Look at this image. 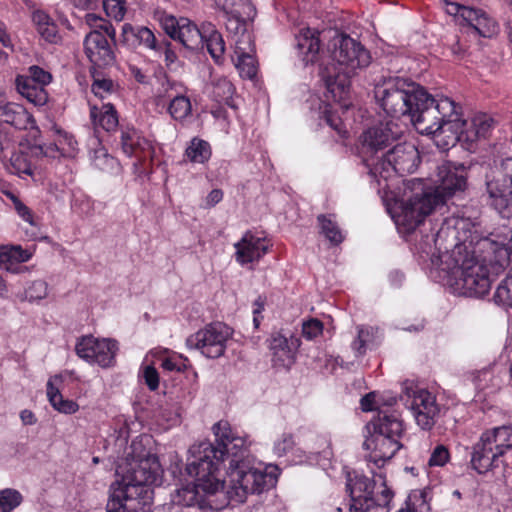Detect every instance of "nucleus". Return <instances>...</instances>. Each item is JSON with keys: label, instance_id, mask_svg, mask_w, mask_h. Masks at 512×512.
Segmentation results:
<instances>
[{"label": "nucleus", "instance_id": "ea45409f", "mask_svg": "<svg viewBox=\"0 0 512 512\" xmlns=\"http://www.w3.org/2000/svg\"><path fill=\"white\" fill-rule=\"evenodd\" d=\"M168 112L174 120L182 121L186 119L192 112V105L186 93L174 95L169 101Z\"/></svg>", "mask_w": 512, "mask_h": 512}, {"label": "nucleus", "instance_id": "774afa93", "mask_svg": "<svg viewBox=\"0 0 512 512\" xmlns=\"http://www.w3.org/2000/svg\"><path fill=\"white\" fill-rule=\"evenodd\" d=\"M360 404L363 411H372L378 409L376 404V394L374 392L366 394L361 398Z\"/></svg>", "mask_w": 512, "mask_h": 512}, {"label": "nucleus", "instance_id": "6e6552de", "mask_svg": "<svg viewBox=\"0 0 512 512\" xmlns=\"http://www.w3.org/2000/svg\"><path fill=\"white\" fill-rule=\"evenodd\" d=\"M369 434L363 447L371 450L369 461L380 467L390 460L401 448L399 442L403 434V422L396 411L379 410L377 415L367 423Z\"/></svg>", "mask_w": 512, "mask_h": 512}, {"label": "nucleus", "instance_id": "e2e57ef3", "mask_svg": "<svg viewBox=\"0 0 512 512\" xmlns=\"http://www.w3.org/2000/svg\"><path fill=\"white\" fill-rule=\"evenodd\" d=\"M409 512H428L429 506L422 493L410 495L407 500Z\"/></svg>", "mask_w": 512, "mask_h": 512}, {"label": "nucleus", "instance_id": "c756f323", "mask_svg": "<svg viewBox=\"0 0 512 512\" xmlns=\"http://www.w3.org/2000/svg\"><path fill=\"white\" fill-rule=\"evenodd\" d=\"M486 443L496 451V455L503 456L507 450L512 448V428L501 426L482 433Z\"/></svg>", "mask_w": 512, "mask_h": 512}, {"label": "nucleus", "instance_id": "5701e85b", "mask_svg": "<svg viewBox=\"0 0 512 512\" xmlns=\"http://www.w3.org/2000/svg\"><path fill=\"white\" fill-rule=\"evenodd\" d=\"M461 18L467 23L468 33L491 37L496 33V22L481 9L462 8Z\"/></svg>", "mask_w": 512, "mask_h": 512}, {"label": "nucleus", "instance_id": "5fc2aeb1", "mask_svg": "<svg viewBox=\"0 0 512 512\" xmlns=\"http://www.w3.org/2000/svg\"><path fill=\"white\" fill-rule=\"evenodd\" d=\"M115 85L111 79L94 78L91 90L96 97L100 99L106 98L114 91Z\"/></svg>", "mask_w": 512, "mask_h": 512}, {"label": "nucleus", "instance_id": "69168bd1", "mask_svg": "<svg viewBox=\"0 0 512 512\" xmlns=\"http://www.w3.org/2000/svg\"><path fill=\"white\" fill-rule=\"evenodd\" d=\"M40 35L50 43H56L58 40V31L56 24L51 21L47 25L38 30Z\"/></svg>", "mask_w": 512, "mask_h": 512}, {"label": "nucleus", "instance_id": "603ef678", "mask_svg": "<svg viewBox=\"0 0 512 512\" xmlns=\"http://www.w3.org/2000/svg\"><path fill=\"white\" fill-rule=\"evenodd\" d=\"M72 209L81 215L89 216L94 211V201L87 195L80 193L74 196Z\"/></svg>", "mask_w": 512, "mask_h": 512}, {"label": "nucleus", "instance_id": "052dcab7", "mask_svg": "<svg viewBox=\"0 0 512 512\" xmlns=\"http://www.w3.org/2000/svg\"><path fill=\"white\" fill-rule=\"evenodd\" d=\"M160 24H161L163 30L172 39H176L178 30L180 29V19H177L176 17H174L172 15L165 14L160 18Z\"/></svg>", "mask_w": 512, "mask_h": 512}, {"label": "nucleus", "instance_id": "4c0bfd02", "mask_svg": "<svg viewBox=\"0 0 512 512\" xmlns=\"http://www.w3.org/2000/svg\"><path fill=\"white\" fill-rule=\"evenodd\" d=\"M181 93H186V87L181 82L164 77L156 91L157 104L171 101L174 95L179 96Z\"/></svg>", "mask_w": 512, "mask_h": 512}, {"label": "nucleus", "instance_id": "a19ab883", "mask_svg": "<svg viewBox=\"0 0 512 512\" xmlns=\"http://www.w3.org/2000/svg\"><path fill=\"white\" fill-rule=\"evenodd\" d=\"M222 10L224 15L248 19H252L255 15V9L249 0H225Z\"/></svg>", "mask_w": 512, "mask_h": 512}, {"label": "nucleus", "instance_id": "412c9836", "mask_svg": "<svg viewBox=\"0 0 512 512\" xmlns=\"http://www.w3.org/2000/svg\"><path fill=\"white\" fill-rule=\"evenodd\" d=\"M84 49L90 62L97 66H108L115 61L114 53L107 39L99 30H93L86 35Z\"/></svg>", "mask_w": 512, "mask_h": 512}, {"label": "nucleus", "instance_id": "1a4fd4ad", "mask_svg": "<svg viewBox=\"0 0 512 512\" xmlns=\"http://www.w3.org/2000/svg\"><path fill=\"white\" fill-rule=\"evenodd\" d=\"M347 490L350 496V512H390L393 492L387 487L381 473L374 479L356 474L348 477Z\"/></svg>", "mask_w": 512, "mask_h": 512}, {"label": "nucleus", "instance_id": "c85d7f7f", "mask_svg": "<svg viewBox=\"0 0 512 512\" xmlns=\"http://www.w3.org/2000/svg\"><path fill=\"white\" fill-rule=\"evenodd\" d=\"M495 122L492 117L486 114L475 116L471 123L464 127L465 141L474 142L479 139H486L491 135Z\"/></svg>", "mask_w": 512, "mask_h": 512}, {"label": "nucleus", "instance_id": "79ce46f5", "mask_svg": "<svg viewBox=\"0 0 512 512\" xmlns=\"http://www.w3.org/2000/svg\"><path fill=\"white\" fill-rule=\"evenodd\" d=\"M317 219L321 228V233L331 244L338 245L344 240V236L339 226L332 219L331 215L326 216L321 214Z\"/></svg>", "mask_w": 512, "mask_h": 512}, {"label": "nucleus", "instance_id": "cd10ccee", "mask_svg": "<svg viewBox=\"0 0 512 512\" xmlns=\"http://www.w3.org/2000/svg\"><path fill=\"white\" fill-rule=\"evenodd\" d=\"M204 29L200 30L187 18H180V29L176 39L188 49L196 50L204 48Z\"/></svg>", "mask_w": 512, "mask_h": 512}, {"label": "nucleus", "instance_id": "393cba45", "mask_svg": "<svg viewBox=\"0 0 512 512\" xmlns=\"http://www.w3.org/2000/svg\"><path fill=\"white\" fill-rule=\"evenodd\" d=\"M499 457V455H496V451L490 444L486 443L484 437L481 435L479 441L472 447L470 463L477 473L485 474L498 466L497 461Z\"/></svg>", "mask_w": 512, "mask_h": 512}, {"label": "nucleus", "instance_id": "6e6d98bb", "mask_svg": "<svg viewBox=\"0 0 512 512\" xmlns=\"http://www.w3.org/2000/svg\"><path fill=\"white\" fill-rule=\"evenodd\" d=\"M103 8L107 16L122 20L125 14L124 2L122 0H103Z\"/></svg>", "mask_w": 512, "mask_h": 512}, {"label": "nucleus", "instance_id": "4d7b16f0", "mask_svg": "<svg viewBox=\"0 0 512 512\" xmlns=\"http://www.w3.org/2000/svg\"><path fill=\"white\" fill-rule=\"evenodd\" d=\"M323 332V323L315 318L309 319L302 324V335L307 340H313Z\"/></svg>", "mask_w": 512, "mask_h": 512}, {"label": "nucleus", "instance_id": "864d4df0", "mask_svg": "<svg viewBox=\"0 0 512 512\" xmlns=\"http://www.w3.org/2000/svg\"><path fill=\"white\" fill-rule=\"evenodd\" d=\"M295 445L294 437L291 433H283L276 439L273 445L275 455L282 457L290 452Z\"/></svg>", "mask_w": 512, "mask_h": 512}, {"label": "nucleus", "instance_id": "a18cd8bd", "mask_svg": "<svg viewBox=\"0 0 512 512\" xmlns=\"http://www.w3.org/2000/svg\"><path fill=\"white\" fill-rule=\"evenodd\" d=\"M495 303L512 308V274L509 273L498 285L494 297Z\"/></svg>", "mask_w": 512, "mask_h": 512}, {"label": "nucleus", "instance_id": "8fccbe9b", "mask_svg": "<svg viewBox=\"0 0 512 512\" xmlns=\"http://www.w3.org/2000/svg\"><path fill=\"white\" fill-rule=\"evenodd\" d=\"M226 18V28L233 34L234 41L241 40L244 34H250L246 29L248 18L237 17L234 15H224Z\"/></svg>", "mask_w": 512, "mask_h": 512}, {"label": "nucleus", "instance_id": "de8ad7c7", "mask_svg": "<svg viewBox=\"0 0 512 512\" xmlns=\"http://www.w3.org/2000/svg\"><path fill=\"white\" fill-rule=\"evenodd\" d=\"M48 295V284L44 280H34L30 282L24 291V297L21 300L29 302L40 301Z\"/></svg>", "mask_w": 512, "mask_h": 512}, {"label": "nucleus", "instance_id": "4be33fe9", "mask_svg": "<svg viewBox=\"0 0 512 512\" xmlns=\"http://www.w3.org/2000/svg\"><path fill=\"white\" fill-rule=\"evenodd\" d=\"M234 247L236 261L241 265L258 261L268 251L265 239L255 236L250 231L245 232Z\"/></svg>", "mask_w": 512, "mask_h": 512}, {"label": "nucleus", "instance_id": "bb28decb", "mask_svg": "<svg viewBox=\"0 0 512 512\" xmlns=\"http://www.w3.org/2000/svg\"><path fill=\"white\" fill-rule=\"evenodd\" d=\"M90 119L95 129L102 128L107 132L114 131L119 124L117 111L110 103L103 104L101 107L92 105Z\"/></svg>", "mask_w": 512, "mask_h": 512}, {"label": "nucleus", "instance_id": "7ed1b4c3", "mask_svg": "<svg viewBox=\"0 0 512 512\" xmlns=\"http://www.w3.org/2000/svg\"><path fill=\"white\" fill-rule=\"evenodd\" d=\"M467 173L462 164L445 162L438 166L434 187H426L421 179L410 183L411 196L394 216L395 224L405 232L414 231L423 219L466 187Z\"/></svg>", "mask_w": 512, "mask_h": 512}, {"label": "nucleus", "instance_id": "423d86ee", "mask_svg": "<svg viewBox=\"0 0 512 512\" xmlns=\"http://www.w3.org/2000/svg\"><path fill=\"white\" fill-rule=\"evenodd\" d=\"M461 107L448 97L437 98L435 104L417 119V131L432 135L441 150H448L459 141H465L464 127L468 122L461 117Z\"/></svg>", "mask_w": 512, "mask_h": 512}, {"label": "nucleus", "instance_id": "f704fd0d", "mask_svg": "<svg viewBox=\"0 0 512 512\" xmlns=\"http://www.w3.org/2000/svg\"><path fill=\"white\" fill-rule=\"evenodd\" d=\"M61 376L55 375L47 382V396L51 405L59 412L72 414L78 410V404L72 400L64 399L55 382H61Z\"/></svg>", "mask_w": 512, "mask_h": 512}, {"label": "nucleus", "instance_id": "b1692460", "mask_svg": "<svg viewBox=\"0 0 512 512\" xmlns=\"http://www.w3.org/2000/svg\"><path fill=\"white\" fill-rule=\"evenodd\" d=\"M295 48L306 65L313 64L320 51L319 32L310 28L301 29L295 36Z\"/></svg>", "mask_w": 512, "mask_h": 512}, {"label": "nucleus", "instance_id": "39448f33", "mask_svg": "<svg viewBox=\"0 0 512 512\" xmlns=\"http://www.w3.org/2000/svg\"><path fill=\"white\" fill-rule=\"evenodd\" d=\"M374 96L387 115L397 119L407 116L415 128L418 116L437 101L423 87L402 77L384 79L375 86Z\"/></svg>", "mask_w": 512, "mask_h": 512}, {"label": "nucleus", "instance_id": "58836bf2", "mask_svg": "<svg viewBox=\"0 0 512 512\" xmlns=\"http://www.w3.org/2000/svg\"><path fill=\"white\" fill-rule=\"evenodd\" d=\"M357 336L351 343V348L357 356L365 354L368 344L373 342L379 329L373 326L359 325L356 327Z\"/></svg>", "mask_w": 512, "mask_h": 512}, {"label": "nucleus", "instance_id": "0e129e2a", "mask_svg": "<svg viewBox=\"0 0 512 512\" xmlns=\"http://www.w3.org/2000/svg\"><path fill=\"white\" fill-rule=\"evenodd\" d=\"M8 197L12 200L14 209L18 215L29 224H33L32 211L14 194L8 193Z\"/></svg>", "mask_w": 512, "mask_h": 512}, {"label": "nucleus", "instance_id": "ddd939ff", "mask_svg": "<svg viewBox=\"0 0 512 512\" xmlns=\"http://www.w3.org/2000/svg\"><path fill=\"white\" fill-rule=\"evenodd\" d=\"M332 60L336 68L346 75H354L357 70L366 68L371 62V55L365 47L350 36H342L335 44Z\"/></svg>", "mask_w": 512, "mask_h": 512}, {"label": "nucleus", "instance_id": "338daca9", "mask_svg": "<svg viewBox=\"0 0 512 512\" xmlns=\"http://www.w3.org/2000/svg\"><path fill=\"white\" fill-rule=\"evenodd\" d=\"M145 383L150 390H156L159 386V376L157 370L152 366H146L144 369Z\"/></svg>", "mask_w": 512, "mask_h": 512}, {"label": "nucleus", "instance_id": "c9c22d12", "mask_svg": "<svg viewBox=\"0 0 512 512\" xmlns=\"http://www.w3.org/2000/svg\"><path fill=\"white\" fill-rule=\"evenodd\" d=\"M204 46L216 63H221L225 52L222 35L212 25L204 28Z\"/></svg>", "mask_w": 512, "mask_h": 512}, {"label": "nucleus", "instance_id": "20e7f679", "mask_svg": "<svg viewBox=\"0 0 512 512\" xmlns=\"http://www.w3.org/2000/svg\"><path fill=\"white\" fill-rule=\"evenodd\" d=\"M472 248L465 243L446 259L439 258L438 277L459 295L481 298L490 291L492 277L500 273L492 271L484 252Z\"/></svg>", "mask_w": 512, "mask_h": 512}, {"label": "nucleus", "instance_id": "a878e982", "mask_svg": "<svg viewBox=\"0 0 512 512\" xmlns=\"http://www.w3.org/2000/svg\"><path fill=\"white\" fill-rule=\"evenodd\" d=\"M0 119L18 130H26L35 124L32 115L22 105L14 102L0 104Z\"/></svg>", "mask_w": 512, "mask_h": 512}, {"label": "nucleus", "instance_id": "f03ea898", "mask_svg": "<svg viewBox=\"0 0 512 512\" xmlns=\"http://www.w3.org/2000/svg\"><path fill=\"white\" fill-rule=\"evenodd\" d=\"M132 442L130 458L125 467L118 466L122 474L118 488H114L106 505L107 512H148L153 498L152 485L161 484L162 469L158 458Z\"/></svg>", "mask_w": 512, "mask_h": 512}, {"label": "nucleus", "instance_id": "9d476101", "mask_svg": "<svg viewBox=\"0 0 512 512\" xmlns=\"http://www.w3.org/2000/svg\"><path fill=\"white\" fill-rule=\"evenodd\" d=\"M364 161L371 177L381 185V179L386 181L394 174L404 176L413 173L420 163V155L413 144L397 143L383 154L381 159Z\"/></svg>", "mask_w": 512, "mask_h": 512}, {"label": "nucleus", "instance_id": "09e8293b", "mask_svg": "<svg viewBox=\"0 0 512 512\" xmlns=\"http://www.w3.org/2000/svg\"><path fill=\"white\" fill-rule=\"evenodd\" d=\"M233 84L226 78L218 79L213 85V96L217 102L229 104L234 94Z\"/></svg>", "mask_w": 512, "mask_h": 512}, {"label": "nucleus", "instance_id": "a211bd4d", "mask_svg": "<svg viewBox=\"0 0 512 512\" xmlns=\"http://www.w3.org/2000/svg\"><path fill=\"white\" fill-rule=\"evenodd\" d=\"M268 348L275 366L289 368L295 360L300 339L289 331L272 332L267 339Z\"/></svg>", "mask_w": 512, "mask_h": 512}, {"label": "nucleus", "instance_id": "4468645a", "mask_svg": "<svg viewBox=\"0 0 512 512\" xmlns=\"http://www.w3.org/2000/svg\"><path fill=\"white\" fill-rule=\"evenodd\" d=\"M476 248L484 252L494 273H502L512 264V231L506 234L491 233L480 239Z\"/></svg>", "mask_w": 512, "mask_h": 512}, {"label": "nucleus", "instance_id": "bf43d9fd", "mask_svg": "<svg viewBox=\"0 0 512 512\" xmlns=\"http://www.w3.org/2000/svg\"><path fill=\"white\" fill-rule=\"evenodd\" d=\"M138 45H144L152 50L161 49L160 46L157 45L154 33L144 26H138Z\"/></svg>", "mask_w": 512, "mask_h": 512}, {"label": "nucleus", "instance_id": "f257e3e1", "mask_svg": "<svg viewBox=\"0 0 512 512\" xmlns=\"http://www.w3.org/2000/svg\"><path fill=\"white\" fill-rule=\"evenodd\" d=\"M215 443L203 441L188 450L187 474L194 478L193 487L178 491L185 506L201 509H220L211 496L223 493L230 501L242 503L249 494H259L274 487L279 468L262 467L249 453L243 437L234 435L227 421H219L212 427Z\"/></svg>", "mask_w": 512, "mask_h": 512}, {"label": "nucleus", "instance_id": "9b49d317", "mask_svg": "<svg viewBox=\"0 0 512 512\" xmlns=\"http://www.w3.org/2000/svg\"><path fill=\"white\" fill-rule=\"evenodd\" d=\"M486 190L491 205L499 213L512 214V157L494 161L486 174Z\"/></svg>", "mask_w": 512, "mask_h": 512}, {"label": "nucleus", "instance_id": "0eeeda50", "mask_svg": "<svg viewBox=\"0 0 512 512\" xmlns=\"http://www.w3.org/2000/svg\"><path fill=\"white\" fill-rule=\"evenodd\" d=\"M471 227L474 225L464 218H446L435 233L421 235L416 248L430 257L433 270L439 274L438 259H446V255L453 254L457 247L468 243L473 246L472 249L479 251L477 243L484 237L476 230L472 231Z\"/></svg>", "mask_w": 512, "mask_h": 512}, {"label": "nucleus", "instance_id": "f8f14e48", "mask_svg": "<svg viewBox=\"0 0 512 512\" xmlns=\"http://www.w3.org/2000/svg\"><path fill=\"white\" fill-rule=\"evenodd\" d=\"M231 329L222 322H214L186 339L190 349H197L207 358H219L226 349L231 336Z\"/></svg>", "mask_w": 512, "mask_h": 512}, {"label": "nucleus", "instance_id": "e433bc0d", "mask_svg": "<svg viewBox=\"0 0 512 512\" xmlns=\"http://www.w3.org/2000/svg\"><path fill=\"white\" fill-rule=\"evenodd\" d=\"M210 144L200 138H193L186 148L185 155L193 163L203 164L211 157Z\"/></svg>", "mask_w": 512, "mask_h": 512}, {"label": "nucleus", "instance_id": "6ab92c4d", "mask_svg": "<svg viewBox=\"0 0 512 512\" xmlns=\"http://www.w3.org/2000/svg\"><path fill=\"white\" fill-rule=\"evenodd\" d=\"M319 74L331 98L340 103L343 108L347 109L350 105V103L347 102L350 92L349 78L352 75H346L343 71L338 70L335 64L325 67L321 66Z\"/></svg>", "mask_w": 512, "mask_h": 512}, {"label": "nucleus", "instance_id": "2f4dec72", "mask_svg": "<svg viewBox=\"0 0 512 512\" xmlns=\"http://www.w3.org/2000/svg\"><path fill=\"white\" fill-rule=\"evenodd\" d=\"M473 381L476 389L485 392V395L498 392L503 385L502 377L491 367L477 371Z\"/></svg>", "mask_w": 512, "mask_h": 512}, {"label": "nucleus", "instance_id": "473e14b6", "mask_svg": "<svg viewBox=\"0 0 512 512\" xmlns=\"http://www.w3.org/2000/svg\"><path fill=\"white\" fill-rule=\"evenodd\" d=\"M31 253L20 246L2 247L0 249V267L7 271L18 273V264L30 259Z\"/></svg>", "mask_w": 512, "mask_h": 512}, {"label": "nucleus", "instance_id": "680f3d73", "mask_svg": "<svg viewBox=\"0 0 512 512\" xmlns=\"http://www.w3.org/2000/svg\"><path fill=\"white\" fill-rule=\"evenodd\" d=\"M450 454L448 449L443 445H438L429 458V466H444L449 460Z\"/></svg>", "mask_w": 512, "mask_h": 512}, {"label": "nucleus", "instance_id": "aec40b11", "mask_svg": "<svg viewBox=\"0 0 512 512\" xmlns=\"http://www.w3.org/2000/svg\"><path fill=\"white\" fill-rule=\"evenodd\" d=\"M255 47L251 34H244L241 40H235L232 60L242 78L252 79L257 74V63L254 57Z\"/></svg>", "mask_w": 512, "mask_h": 512}, {"label": "nucleus", "instance_id": "7c9ffc66", "mask_svg": "<svg viewBox=\"0 0 512 512\" xmlns=\"http://www.w3.org/2000/svg\"><path fill=\"white\" fill-rule=\"evenodd\" d=\"M17 91L35 106L42 107L47 104L49 96L45 86L34 84L31 80L16 79Z\"/></svg>", "mask_w": 512, "mask_h": 512}, {"label": "nucleus", "instance_id": "f3484780", "mask_svg": "<svg viewBox=\"0 0 512 512\" xmlns=\"http://www.w3.org/2000/svg\"><path fill=\"white\" fill-rule=\"evenodd\" d=\"M409 397V408L417 425L422 430H431L440 414L436 397L426 389L413 390Z\"/></svg>", "mask_w": 512, "mask_h": 512}, {"label": "nucleus", "instance_id": "13d9d810", "mask_svg": "<svg viewBox=\"0 0 512 512\" xmlns=\"http://www.w3.org/2000/svg\"><path fill=\"white\" fill-rule=\"evenodd\" d=\"M121 42L128 48H135L138 46V26L134 27L131 24H124L122 26Z\"/></svg>", "mask_w": 512, "mask_h": 512}, {"label": "nucleus", "instance_id": "72a5a7b5", "mask_svg": "<svg viewBox=\"0 0 512 512\" xmlns=\"http://www.w3.org/2000/svg\"><path fill=\"white\" fill-rule=\"evenodd\" d=\"M120 144L123 152L129 157H138L139 152L145 151L150 146L148 141L141 137L134 128L121 130Z\"/></svg>", "mask_w": 512, "mask_h": 512}, {"label": "nucleus", "instance_id": "dca6fc26", "mask_svg": "<svg viewBox=\"0 0 512 512\" xmlns=\"http://www.w3.org/2000/svg\"><path fill=\"white\" fill-rule=\"evenodd\" d=\"M401 127L393 121L370 127L362 135V149L366 159L375 161L374 154L395 145L402 136Z\"/></svg>", "mask_w": 512, "mask_h": 512}, {"label": "nucleus", "instance_id": "2eb2a0df", "mask_svg": "<svg viewBox=\"0 0 512 512\" xmlns=\"http://www.w3.org/2000/svg\"><path fill=\"white\" fill-rule=\"evenodd\" d=\"M118 345L115 340L98 339L92 335L83 336L76 344V354L91 364L103 368L110 367L115 362Z\"/></svg>", "mask_w": 512, "mask_h": 512}, {"label": "nucleus", "instance_id": "c03bdc74", "mask_svg": "<svg viewBox=\"0 0 512 512\" xmlns=\"http://www.w3.org/2000/svg\"><path fill=\"white\" fill-rule=\"evenodd\" d=\"M7 169L18 176L32 175L33 170L31 163L28 160V156L22 152L13 153L9 160Z\"/></svg>", "mask_w": 512, "mask_h": 512}, {"label": "nucleus", "instance_id": "3c124183", "mask_svg": "<svg viewBox=\"0 0 512 512\" xmlns=\"http://www.w3.org/2000/svg\"><path fill=\"white\" fill-rule=\"evenodd\" d=\"M28 73H29V75H27V76L20 75V76H17L16 79L31 80L32 83L40 84L43 86L50 84L52 81V75L48 71L44 70L43 68H41L39 66H36V65L30 66L28 68Z\"/></svg>", "mask_w": 512, "mask_h": 512}, {"label": "nucleus", "instance_id": "49530a36", "mask_svg": "<svg viewBox=\"0 0 512 512\" xmlns=\"http://www.w3.org/2000/svg\"><path fill=\"white\" fill-rule=\"evenodd\" d=\"M21 493L15 489L6 488L0 491V511L11 512L22 503Z\"/></svg>", "mask_w": 512, "mask_h": 512}, {"label": "nucleus", "instance_id": "37998d69", "mask_svg": "<svg viewBox=\"0 0 512 512\" xmlns=\"http://www.w3.org/2000/svg\"><path fill=\"white\" fill-rule=\"evenodd\" d=\"M91 159L93 165L103 172L111 173L119 167L118 161L104 147L95 149Z\"/></svg>", "mask_w": 512, "mask_h": 512}]
</instances>
